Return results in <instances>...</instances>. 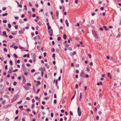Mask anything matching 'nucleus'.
<instances>
[{"instance_id": "nucleus-55", "label": "nucleus", "mask_w": 121, "mask_h": 121, "mask_svg": "<svg viewBox=\"0 0 121 121\" xmlns=\"http://www.w3.org/2000/svg\"><path fill=\"white\" fill-rule=\"evenodd\" d=\"M76 53V52H75V51H74L73 52V54H72V55H75Z\"/></svg>"}, {"instance_id": "nucleus-2", "label": "nucleus", "mask_w": 121, "mask_h": 121, "mask_svg": "<svg viewBox=\"0 0 121 121\" xmlns=\"http://www.w3.org/2000/svg\"><path fill=\"white\" fill-rule=\"evenodd\" d=\"M78 115L79 116H81V109L79 107H78Z\"/></svg>"}, {"instance_id": "nucleus-25", "label": "nucleus", "mask_w": 121, "mask_h": 121, "mask_svg": "<svg viewBox=\"0 0 121 121\" xmlns=\"http://www.w3.org/2000/svg\"><path fill=\"white\" fill-rule=\"evenodd\" d=\"M19 48L21 49L22 50L25 49V48H24L23 47L21 46H19Z\"/></svg>"}, {"instance_id": "nucleus-11", "label": "nucleus", "mask_w": 121, "mask_h": 121, "mask_svg": "<svg viewBox=\"0 0 121 121\" xmlns=\"http://www.w3.org/2000/svg\"><path fill=\"white\" fill-rule=\"evenodd\" d=\"M97 85L98 86L99 85H102V82H100L99 83V82H98L97 83Z\"/></svg>"}, {"instance_id": "nucleus-18", "label": "nucleus", "mask_w": 121, "mask_h": 121, "mask_svg": "<svg viewBox=\"0 0 121 121\" xmlns=\"http://www.w3.org/2000/svg\"><path fill=\"white\" fill-rule=\"evenodd\" d=\"M8 14L7 13H5L2 14V16H7Z\"/></svg>"}, {"instance_id": "nucleus-44", "label": "nucleus", "mask_w": 121, "mask_h": 121, "mask_svg": "<svg viewBox=\"0 0 121 121\" xmlns=\"http://www.w3.org/2000/svg\"><path fill=\"white\" fill-rule=\"evenodd\" d=\"M22 102V100H21L19 102H18L17 103V104H20Z\"/></svg>"}, {"instance_id": "nucleus-14", "label": "nucleus", "mask_w": 121, "mask_h": 121, "mask_svg": "<svg viewBox=\"0 0 121 121\" xmlns=\"http://www.w3.org/2000/svg\"><path fill=\"white\" fill-rule=\"evenodd\" d=\"M63 38H64V39H66V38L67 36L66 35L64 34L63 35Z\"/></svg>"}, {"instance_id": "nucleus-28", "label": "nucleus", "mask_w": 121, "mask_h": 121, "mask_svg": "<svg viewBox=\"0 0 121 121\" xmlns=\"http://www.w3.org/2000/svg\"><path fill=\"white\" fill-rule=\"evenodd\" d=\"M9 38L11 39H12L13 38V36L11 35H9Z\"/></svg>"}, {"instance_id": "nucleus-24", "label": "nucleus", "mask_w": 121, "mask_h": 121, "mask_svg": "<svg viewBox=\"0 0 121 121\" xmlns=\"http://www.w3.org/2000/svg\"><path fill=\"white\" fill-rule=\"evenodd\" d=\"M40 90L39 89H38L37 90V91L36 92V93L37 94L38 93H39V92L40 91Z\"/></svg>"}, {"instance_id": "nucleus-53", "label": "nucleus", "mask_w": 121, "mask_h": 121, "mask_svg": "<svg viewBox=\"0 0 121 121\" xmlns=\"http://www.w3.org/2000/svg\"><path fill=\"white\" fill-rule=\"evenodd\" d=\"M32 11L33 12H34L35 11V9L34 8H33L32 9Z\"/></svg>"}, {"instance_id": "nucleus-27", "label": "nucleus", "mask_w": 121, "mask_h": 121, "mask_svg": "<svg viewBox=\"0 0 121 121\" xmlns=\"http://www.w3.org/2000/svg\"><path fill=\"white\" fill-rule=\"evenodd\" d=\"M48 30H50L51 28V27L50 25L48 26Z\"/></svg>"}, {"instance_id": "nucleus-54", "label": "nucleus", "mask_w": 121, "mask_h": 121, "mask_svg": "<svg viewBox=\"0 0 121 121\" xmlns=\"http://www.w3.org/2000/svg\"><path fill=\"white\" fill-rule=\"evenodd\" d=\"M7 66H8L7 65H5V68L6 69H7V68H8Z\"/></svg>"}, {"instance_id": "nucleus-47", "label": "nucleus", "mask_w": 121, "mask_h": 121, "mask_svg": "<svg viewBox=\"0 0 121 121\" xmlns=\"http://www.w3.org/2000/svg\"><path fill=\"white\" fill-rule=\"evenodd\" d=\"M55 54H53L52 55V57L53 58H55Z\"/></svg>"}, {"instance_id": "nucleus-38", "label": "nucleus", "mask_w": 121, "mask_h": 121, "mask_svg": "<svg viewBox=\"0 0 121 121\" xmlns=\"http://www.w3.org/2000/svg\"><path fill=\"white\" fill-rule=\"evenodd\" d=\"M46 52H44L43 53V55L44 57H45L46 56Z\"/></svg>"}, {"instance_id": "nucleus-48", "label": "nucleus", "mask_w": 121, "mask_h": 121, "mask_svg": "<svg viewBox=\"0 0 121 121\" xmlns=\"http://www.w3.org/2000/svg\"><path fill=\"white\" fill-rule=\"evenodd\" d=\"M14 27L16 29H17L18 28V26H17L16 25Z\"/></svg>"}, {"instance_id": "nucleus-60", "label": "nucleus", "mask_w": 121, "mask_h": 121, "mask_svg": "<svg viewBox=\"0 0 121 121\" xmlns=\"http://www.w3.org/2000/svg\"><path fill=\"white\" fill-rule=\"evenodd\" d=\"M19 22L20 23H23V22L22 20H20L19 21Z\"/></svg>"}, {"instance_id": "nucleus-7", "label": "nucleus", "mask_w": 121, "mask_h": 121, "mask_svg": "<svg viewBox=\"0 0 121 121\" xmlns=\"http://www.w3.org/2000/svg\"><path fill=\"white\" fill-rule=\"evenodd\" d=\"M43 73H44L43 69L42 68H41V76L42 77L43 76Z\"/></svg>"}, {"instance_id": "nucleus-26", "label": "nucleus", "mask_w": 121, "mask_h": 121, "mask_svg": "<svg viewBox=\"0 0 121 121\" xmlns=\"http://www.w3.org/2000/svg\"><path fill=\"white\" fill-rule=\"evenodd\" d=\"M24 7L25 9V10H27V7H26V5H24Z\"/></svg>"}, {"instance_id": "nucleus-35", "label": "nucleus", "mask_w": 121, "mask_h": 121, "mask_svg": "<svg viewBox=\"0 0 121 121\" xmlns=\"http://www.w3.org/2000/svg\"><path fill=\"white\" fill-rule=\"evenodd\" d=\"M23 106H20L19 107V108L20 109H21L22 108H23Z\"/></svg>"}, {"instance_id": "nucleus-17", "label": "nucleus", "mask_w": 121, "mask_h": 121, "mask_svg": "<svg viewBox=\"0 0 121 121\" xmlns=\"http://www.w3.org/2000/svg\"><path fill=\"white\" fill-rule=\"evenodd\" d=\"M56 13L57 16H58V17L59 15V11H56Z\"/></svg>"}, {"instance_id": "nucleus-31", "label": "nucleus", "mask_w": 121, "mask_h": 121, "mask_svg": "<svg viewBox=\"0 0 121 121\" xmlns=\"http://www.w3.org/2000/svg\"><path fill=\"white\" fill-rule=\"evenodd\" d=\"M56 52L57 53H58L59 52V50L58 49H56Z\"/></svg>"}, {"instance_id": "nucleus-20", "label": "nucleus", "mask_w": 121, "mask_h": 121, "mask_svg": "<svg viewBox=\"0 0 121 121\" xmlns=\"http://www.w3.org/2000/svg\"><path fill=\"white\" fill-rule=\"evenodd\" d=\"M12 73V71H11V69H10L8 72V73L9 74H11Z\"/></svg>"}, {"instance_id": "nucleus-29", "label": "nucleus", "mask_w": 121, "mask_h": 121, "mask_svg": "<svg viewBox=\"0 0 121 121\" xmlns=\"http://www.w3.org/2000/svg\"><path fill=\"white\" fill-rule=\"evenodd\" d=\"M17 84V82H15L13 83V85L14 86H15Z\"/></svg>"}, {"instance_id": "nucleus-15", "label": "nucleus", "mask_w": 121, "mask_h": 121, "mask_svg": "<svg viewBox=\"0 0 121 121\" xmlns=\"http://www.w3.org/2000/svg\"><path fill=\"white\" fill-rule=\"evenodd\" d=\"M82 93L81 92L80 93V97H79V98H80V99L82 98Z\"/></svg>"}, {"instance_id": "nucleus-32", "label": "nucleus", "mask_w": 121, "mask_h": 121, "mask_svg": "<svg viewBox=\"0 0 121 121\" xmlns=\"http://www.w3.org/2000/svg\"><path fill=\"white\" fill-rule=\"evenodd\" d=\"M57 39V40H58L60 41L61 39V38H60V37H58Z\"/></svg>"}, {"instance_id": "nucleus-13", "label": "nucleus", "mask_w": 121, "mask_h": 121, "mask_svg": "<svg viewBox=\"0 0 121 121\" xmlns=\"http://www.w3.org/2000/svg\"><path fill=\"white\" fill-rule=\"evenodd\" d=\"M24 87L26 90H27L29 89L28 87V86L25 85L24 86Z\"/></svg>"}, {"instance_id": "nucleus-19", "label": "nucleus", "mask_w": 121, "mask_h": 121, "mask_svg": "<svg viewBox=\"0 0 121 121\" xmlns=\"http://www.w3.org/2000/svg\"><path fill=\"white\" fill-rule=\"evenodd\" d=\"M4 51L5 52H6L7 51V50L6 48H4Z\"/></svg>"}, {"instance_id": "nucleus-6", "label": "nucleus", "mask_w": 121, "mask_h": 121, "mask_svg": "<svg viewBox=\"0 0 121 121\" xmlns=\"http://www.w3.org/2000/svg\"><path fill=\"white\" fill-rule=\"evenodd\" d=\"M80 76H81L83 78L85 77V76L84 75V73L83 71H82L81 73H80Z\"/></svg>"}, {"instance_id": "nucleus-23", "label": "nucleus", "mask_w": 121, "mask_h": 121, "mask_svg": "<svg viewBox=\"0 0 121 121\" xmlns=\"http://www.w3.org/2000/svg\"><path fill=\"white\" fill-rule=\"evenodd\" d=\"M91 23L92 24H94V22L93 20H91Z\"/></svg>"}, {"instance_id": "nucleus-41", "label": "nucleus", "mask_w": 121, "mask_h": 121, "mask_svg": "<svg viewBox=\"0 0 121 121\" xmlns=\"http://www.w3.org/2000/svg\"><path fill=\"white\" fill-rule=\"evenodd\" d=\"M26 99L28 100H30V98L29 97H27L26 98Z\"/></svg>"}, {"instance_id": "nucleus-61", "label": "nucleus", "mask_w": 121, "mask_h": 121, "mask_svg": "<svg viewBox=\"0 0 121 121\" xmlns=\"http://www.w3.org/2000/svg\"><path fill=\"white\" fill-rule=\"evenodd\" d=\"M10 63L11 65H13L12 61L11 60H10Z\"/></svg>"}, {"instance_id": "nucleus-51", "label": "nucleus", "mask_w": 121, "mask_h": 121, "mask_svg": "<svg viewBox=\"0 0 121 121\" xmlns=\"http://www.w3.org/2000/svg\"><path fill=\"white\" fill-rule=\"evenodd\" d=\"M5 100H4L2 102V104L3 105L5 103Z\"/></svg>"}, {"instance_id": "nucleus-3", "label": "nucleus", "mask_w": 121, "mask_h": 121, "mask_svg": "<svg viewBox=\"0 0 121 121\" xmlns=\"http://www.w3.org/2000/svg\"><path fill=\"white\" fill-rule=\"evenodd\" d=\"M32 55V57L33 58V60L34 62L35 61V53H33Z\"/></svg>"}, {"instance_id": "nucleus-63", "label": "nucleus", "mask_w": 121, "mask_h": 121, "mask_svg": "<svg viewBox=\"0 0 121 121\" xmlns=\"http://www.w3.org/2000/svg\"><path fill=\"white\" fill-rule=\"evenodd\" d=\"M15 18L16 19H18L19 17H18L15 16Z\"/></svg>"}, {"instance_id": "nucleus-50", "label": "nucleus", "mask_w": 121, "mask_h": 121, "mask_svg": "<svg viewBox=\"0 0 121 121\" xmlns=\"http://www.w3.org/2000/svg\"><path fill=\"white\" fill-rule=\"evenodd\" d=\"M86 71L87 72H88L90 71V69H89L88 68H87L86 69Z\"/></svg>"}, {"instance_id": "nucleus-21", "label": "nucleus", "mask_w": 121, "mask_h": 121, "mask_svg": "<svg viewBox=\"0 0 121 121\" xmlns=\"http://www.w3.org/2000/svg\"><path fill=\"white\" fill-rule=\"evenodd\" d=\"M26 79L24 77H23V82H26Z\"/></svg>"}, {"instance_id": "nucleus-46", "label": "nucleus", "mask_w": 121, "mask_h": 121, "mask_svg": "<svg viewBox=\"0 0 121 121\" xmlns=\"http://www.w3.org/2000/svg\"><path fill=\"white\" fill-rule=\"evenodd\" d=\"M35 69H32V70H31V72H32V73H33V72H35Z\"/></svg>"}, {"instance_id": "nucleus-5", "label": "nucleus", "mask_w": 121, "mask_h": 121, "mask_svg": "<svg viewBox=\"0 0 121 121\" xmlns=\"http://www.w3.org/2000/svg\"><path fill=\"white\" fill-rule=\"evenodd\" d=\"M49 34L50 36H52L53 35V30L52 29L50 31H49Z\"/></svg>"}, {"instance_id": "nucleus-59", "label": "nucleus", "mask_w": 121, "mask_h": 121, "mask_svg": "<svg viewBox=\"0 0 121 121\" xmlns=\"http://www.w3.org/2000/svg\"><path fill=\"white\" fill-rule=\"evenodd\" d=\"M18 111L17 110L16 111V112H15L16 114H17L18 113Z\"/></svg>"}, {"instance_id": "nucleus-64", "label": "nucleus", "mask_w": 121, "mask_h": 121, "mask_svg": "<svg viewBox=\"0 0 121 121\" xmlns=\"http://www.w3.org/2000/svg\"><path fill=\"white\" fill-rule=\"evenodd\" d=\"M6 9V8L5 7H3L2 8V9L3 11L5 10Z\"/></svg>"}, {"instance_id": "nucleus-62", "label": "nucleus", "mask_w": 121, "mask_h": 121, "mask_svg": "<svg viewBox=\"0 0 121 121\" xmlns=\"http://www.w3.org/2000/svg\"><path fill=\"white\" fill-rule=\"evenodd\" d=\"M24 74L26 76L27 75L28 73L27 72H25L24 73Z\"/></svg>"}, {"instance_id": "nucleus-10", "label": "nucleus", "mask_w": 121, "mask_h": 121, "mask_svg": "<svg viewBox=\"0 0 121 121\" xmlns=\"http://www.w3.org/2000/svg\"><path fill=\"white\" fill-rule=\"evenodd\" d=\"M103 27L105 29V30L106 31H108L109 30L107 28L106 26H104Z\"/></svg>"}, {"instance_id": "nucleus-56", "label": "nucleus", "mask_w": 121, "mask_h": 121, "mask_svg": "<svg viewBox=\"0 0 121 121\" xmlns=\"http://www.w3.org/2000/svg\"><path fill=\"white\" fill-rule=\"evenodd\" d=\"M121 35L120 34H118L117 36V38H119L120 36Z\"/></svg>"}, {"instance_id": "nucleus-43", "label": "nucleus", "mask_w": 121, "mask_h": 121, "mask_svg": "<svg viewBox=\"0 0 121 121\" xmlns=\"http://www.w3.org/2000/svg\"><path fill=\"white\" fill-rule=\"evenodd\" d=\"M14 48L15 49H17V48H18V47L17 46H14Z\"/></svg>"}, {"instance_id": "nucleus-42", "label": "nucleus", "mask_w": 121, "mask_h": 121, "mask_svg": "<svg viewBox=\"0 0 121 121\" xmlns=\"http://www.w3.org/2000/svg\"><path fill=\"white\" fill-rule=\"evenodd\" d=\"M99 116H97L96 117V120H98L99 119Z\"/></svg>"}, {"instance_id": "nucleus-36", "label": "nucleus", "mask_w": 121, "mask_h": 121, "mask_svg": "<svg viewBox=\"0 0 121 121\" xmlns=\"http://www.w3.org/2000/svg\"><path fill=\"white\" fill-rule=\"evenodd\" d=\"M41 22H39L38 23V25L39 26H40L41 25Z\"/></svg>"}, {"instance_id": "nucleus-39", "label": "nucleus", "mask_w": 121, "mask_h": 121, "mask_svg": "<svg viewBox=\"0 0 121 121\" xmlns=\"http://www.w3.org/2000/svg\"><path fill=\"white\" fill-rule=\"evenodd\" d=\"M56 99H54V103L55 104L56 103Z\"/></svg>"}, {"instance_id": "nucleus-4", "label": "nucleus", "mask_w": 121, "mask_h": 121, "mask_svg": "<svg viewBox=\"0 0 121 121\" xmlns=\"http://www.w3.org/2000/svg\"><path fill=\"white\" fill-rule=\"evenodd\" d=\"M25 30V29L23 28L22 30H19L18 31V33L20 34H23Z\"/></svg>"}, {"instance_id": "nucleus-33", "label": "nucleus", "mask_w": 121, "mask_h": 121, "mask_svg": "<svg viewBox=\"0 0 121 121\" xmlns=\"http://www.w3.org/2000/svg\"><path fill=\"white\" fill-rule=\"evenodd\" d=\"M75 94H74V95H73V96L72 97L71 99V100L72 101V100L74 98V97H75Z\"/></svg>"}, {"instance_id": "nucleus-45", "label": "nucleus", "mask_w": 121, "mask_h": 121, "mask_svg": "<svg viewBox=\"0 0 121 121\" xmlns=\"http://www.w3.org/2000/svg\"><path fill=\"white\" fill-rule=\"evenodd\" d=\"M34 104H32V107H31V108L32 109H33V108L35 107H34Z\"/></svg>"}, {"instance_id": "nucleus-9", "label": "nucleus", "mask_w": 121, "mask_h": 121, "mask_svg": "<svg viewBox=\"0 0 121 121\" xmlns=\"http://www.w3.org/2000/svg\"><path fill=\"white\" fill-rule=\"evenodd\" d=\"M108 76L109 78H112V76L110 74V73H108Z\"/></svg>"}, {"instance_id": "nucleus-57", "label": "nucleus", "mask_w": 121, "mask_h": 121, "mask_svg": "<svg viewBox=\"0 0 121 121\" xmlns=\"http://www.w3.org/2000/svg\"><path fill=\"white\" fill-rule=\"evenodd\" d=\"M79 65L78 64H77L76 65V67H79Z\"/></svg>"}, {"instance_id": "nucleus-52", "label": "nucleus", "mask_w": 121, "mask_h": 121, "mask_svg": "<svg viewBox=\"0 0 121 121\" xmlns=\"http://www.w3.org/2000/svg\"><path fill=\"white\" fill-rule=\"evenodd\" d=\"M18 70L17 69H16L13 71V72H15L16 71H17Z\"/></svg>"}, {"instance_id": "nucleus-58", "label": "nucleus", "mask_w": 121, "mask_h": 121, "mask_svg": "<svg viewBox=\"0 0 121 121\" xmlns=\"http://www.w3.org/2000/svg\"><path fill=\"white\" fill-rule=\"evenodd\" d=\"M88 56L90 58H91V56L90 54H89L88 55Z\"/></svg>"}, {"instance_id": "nucleus-40", "label": "nucleus", "mask_w": 121, "mask_h": 121, "mask_svg": "<svg viewBox=\"0 0 121 121\" xmlns=\"http://www.w3.org/2000/svg\"><path fill=\"white\" fill-rule=\"evenodd\" d=\"M7 21L6 20H4L3 21V22L4 23H7Z\"/></svg>"}, {"instance_id": "nucleus-1", "label": "nucleus", "mask_w": 121, "mask_h": 121, "mask_svg": "<svg viewBox=\"0 0 121 121\" xmlns=\"http://www.w3.org/2000/svg\"><path fill=\"white\" fill-rule=\"evenodd\" d=\"M92 32L94 37L97 39H98V36L96 34V31L94 30H92Z\"/></svg>"}, {"instance_id": "nucleus-37", "label": "nucleus", "mask_w": 121, "mask_h": 121, "mask_svg": "<svg viewBox=\"0 0 121 121\" xmlns=\"http://www.w3.org/2000/svg\"><path fill=\"white\" fill-rule=\"evenodd\" d=\"M8 27L9 28H10L11 27V25L10 24H8Z\"/></svg>"}, {"instance_id": "nucleus-16", "label": "nucleus", "mask_w": 121, "mask_h": 121, "mask_svg": "<svg viewBox=\"0 0 121 121\" xmlns=\"http://www.w3.org/2000/svg\"><path fill=\"white\" fill-rule=\"evenodd\" d=\"M55 49L54 48H52L51 49V51L52 52H55Z\"/></svg>"}, {"instance_id": "nucleus-34", "label": "nucleus", "mask_w": 121, "mask_h": 121, "mask_svg": "<svg viewBox=\"0 0 121 121\" xmlns=\"http://www.w3.org/2000/svg\"><path fill=\"white\" fill-rule=\"evenodd\" d=\"M67 43V42L66 41H65L63 42V44L64 45H65L66 43Z\"/></svg>"}, {"instance_id": "nucleus-49", "label": "nucleus", "mask_w": 121, "mask_h": 121, "mask_svg": "<svg viewBox=\"0 0 121 121\" xmlns=\"http://www.w3.org/2000/svg\"><path fill=\"white\" fill-rule=\"evenodd\" d=\"M68 49L70 51H71L72 50V48L71 47H69L68 48Z\"/></svg>"}, {"instance_id": "nucleus-12", "label": "nucleus", "mask_w": 121, "mask_h": 121, "mask_svg": "<svg viewBox=\"0 0 121 121\" xmlns=\"http://www.w3.org/2000/svg\"><path fill=\"white\" fill-rule=\"evenodd\" d=\"M6 32L5 31H4L3 32V34L6 37H7V35H6Z\"/></svg>"}, {"instance_id": "nucleus-22", "label": "nucleus", "mask_w": 121, "mask_h": 121, "mask_svg": "<svg viewBox=\"0 0 121 121\" xmlns=\"http://www.w3.org/2000/svg\"><path fill=\"white\" fill-rule=\"evenodd\" d=\"M37 85H40V81H37Z\"/></svg>"}, {"instance_id": "nucleus-8", "label": "nucleus", "mask_w": 121, "mask_h": 121, "mask_svg": "<svg viewBox=\"0 0 121 121\" xmlns=\"http://www.w3.org/2000/svg\"><path fill=\"white\" fill-rule=\"evenodd\" d=\"M65 24L66 25H67V27L69 26V23H68V21H67V20L66 19L65 20Z\"/></svg>"}, {"instance_id": "nucleus-30", "label": "nucleus", "mask_w": 121, "mask_h": 121, "mask_svg": "<svg viewBox=\"0 0 121 121\" xmlns=\"http://www.w3.org/2000/svg\"><path fill=\"white\" fill-rule=\"evenodd\" d=\"M13 56L16 58H17V56L15 54H13Z\"/></svg>"}]
</instances>
